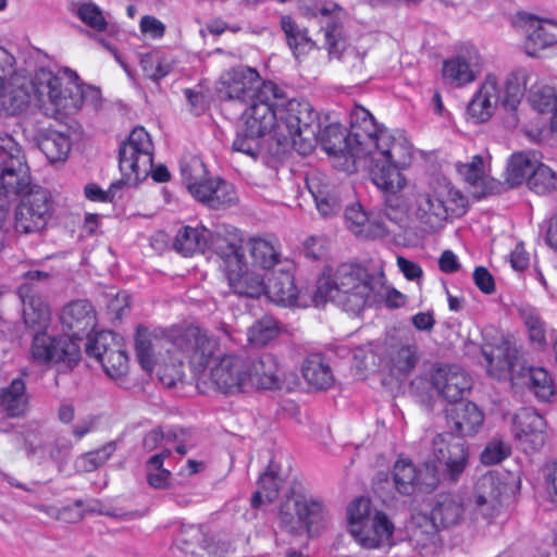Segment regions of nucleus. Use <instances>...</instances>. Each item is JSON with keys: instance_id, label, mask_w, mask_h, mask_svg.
Returning a JSON list of instances; mask_svg holds the SVG:
<instances>
[{"instance_id": "f257e3e1", "label": "nucleus", "mask_w": 557, "mask_h": 557, "mask_svg": "<svg viewBox=\"0 0 557 557\" xmlns=\"http://www.w3.org/2000/svg\"><path fill=\"white\" fill-rule=\"evenodd\" d=\"M334 157L344 158L346 171H352L357 160L369 158L373 183L382 190L396 194L406 185L400 168L411 159V146L403 136L395 137L386 128L379 127L372 114L362 107L350 113V131L339 124L320 128L319 141Z\"/></svg>"}, {"instance_id": "f03ea898", "label": "nucleus", "mask_w": 557, "mask_h": 557, "mask_svg": "<svg viewBox=\"0 0 557 557\" xmlns=\"http://www.w3.org/2000/svg\"><path fill=\"white\" fill-rule=\"evenodd\" d=\"M381 289L382 272H370L361 263L346 262L322 272L312 301L315 307L332 301L343 310L357 314L372 306Z\"/></svg>"}, {"instance_id": "7ed1b4c3", "label": "nucleus", "mask_w": 557, "mask_h": 557, "mask_svg": "<svg viewBox=\"0 0 557 557\" xmlns=\"http://www.w3.org/2000/svg\"><path fill=\"white\" fill-rule=\"evenodd\" d=\"M33 90L45 113L55 119L77 113L84 103L97 109L101 101L100 90L83 86L77 74L69 69L57 73L38 70L33 78Z\"/></svg>"}, {"instance_id": "20e7f679", "label": "nucleus", "mask_w": 557, "mask_h": 557, "mask_svg": "<svg viewBox=\"0 0 557 557\" xmlns=\"http://www.w3.org/2000/svg\"><path fill=\"white\" fill-rule=\"evenodd\" d=\"M174 248L185 257L203 252L208 248L212 249L222 260L221 267L234 293L255 295L261 288L257 278L244 281L240 272L243 257L240 247L235 242L224 238L219 232L213 233L205 226H185L177 233Z\"/></svg>"}, {"instance_id": "39448f33", "label": "nucleus", "mask_w": 557, "mask_h": 557, "mask_svg": "<svg viewBox=\"0 0 557 557\" xmlns=\"http://www.w3.org/2000/svg\"><path fill=\"white\" fill-rule=\"evenodd\" d=\"M530 78L531 72L523 67L508 73L502 85L496 74H486L467 107L469 119L474 123L486 122L499 104L506 110H516L524 96Z\"/></svg>"}, {"instance_id": "423d86ee", "label": "nucleus", "mask_w": 557, "mask_h": 557, "mask_svg": "<svg viewBox=\"0 0 557 557\" xmlns=\"http://www.w3.org/2000/svg\"><path fill=\"white\" fill-rule=\"evenodd\" d=\"M467 198L447 182L437 181L428 190L416 196L413 216L423 231L436 232L448 219L467 212Z\"/></svg>"}, {"instance_id": "0eeeda50", "label": "nucleus", "mask_w": 557, "mask_h": 557, "mask_svg": "<svg viewBox=\"0 0 557 557\" xmlns=\"http://www.w3.org/2000/svg\"><path fill=\"white\" fill-rule=\"evenodd\" d=\"M275 139L278 144H292L301 154L310 153L319 141L321 122L312 106L305 100L281 102Z\"/></svg>"}, {"instance_id": "6e6552de", "label": "nucleus", "mask_w": 557, "mask_h": 557, "mask_svg": "<svg viewBox=\"0 0 557 557\" xmlns=\"http://www.w3.org/2000/svg\"><path fill=\"white\" fill-rule=\"evenodd\" d=\"M35 187L22 147L11 135H0V228L8 221L12 198Z\"/></svg>"}, {"instance_id": "1a4fd4ad", "label": "nucleus", "mask_w": 557, "mask_h": 557, "mask_svg": "<svg viewBox=\"0 0 557 557\" xmlns=\"http://www.w3.org/2000/svg\"><path fill=\"white\" fill-rule=\"evenodd\" d=\"M349 532L366 549L391 547L394 544V523L380 510L371 508L370 499L360 497L348 507Z\"/></svg>"}, {"instance_id": "9d476101", "label": "nucleus", "mask_w": 557, "mask_h": 557, "mask_svg": "<svg viewBox=\"0 0 557 557\" xmlns=\"http://www.w3.org/2000/svg\"><path fill=\"white\" fill-rule=\"evenodd\" d=\"M152 151L153 144L145 128H134L119 153L120 170L128 184L136 185L149 174L159 183L170 180L166 166L158 165L153 169Z\"/></svg>"}, {"instance_id": "9b49d317", "label": "nucleus", "mask_w": 557, "mask_h": 557, "mask_svg": "<svg viewBox=\"0 0 557 557\" xmlns=\"http://www.w3.org/2000/svg\"><path fill=\"white\" fill-rule=\"evenodd\" d=\"M280 519L292 533L306 530L314 535L326 527L329 513L319 497L307 491L293 490L281 505Z\"/></svg>"}, {"instance_id": "f8f14e48", "label": "nucleus", "mask_w": 557, "mask_h": 557, "mask_svg": "<svg viewBox=\"0 0 557 557\" xmlns=\"http://www.w3.org/2000/svg\"><path fill=\"white\" fill-rule=\"evenodd\" d=\"M168 343L181 359L198 372L205 370L220 348L219 339L197 325H173L168 329Z\"/></svg>"}, {"instance_id": "ddd939ff", "label": "nucleus", "mask_w": 557, "mask_h": 557, "mask_svg": "<svg viewBox=\"0 0 557 557\" xmlns=\"http://www.w3.org/2000/svg\"><path fill=\"white\" fill-rule=\"evenodd\" d=\"M469 453L465 442L450 434H437L431 443L426 467L441 471L449 482H457L468 466Z\"/></svg>"}, {"instance_id": "4468645a", "label": "nucleus", "mask_w": 557, "mask_h": 557, "mask_svg": "<svg viewBox=\"0 0 557 557\" xmlns=\"http://www.w3.org/2000/svg\"><path fill=\"white\" fill-rule=\"evenodd\" d=\"M283 99V91L274 83L265 84L259 100L248 103L249 108L243 113L242 125L262 138L268 134L275 138L276 123L280 120L278 109Z\"/></svg>"}, {"instance_id": "2eb2a0df", "label": "nucleus", "mask_w": 557, "mask_h": 557, "mask_svg": "<svg viewBox=\"0 0 557 557\" xmlns=\"http://www.w3.org/2000/svg\"><path fill=\"white\" fill-rule=\"evenodd\" d=\"M52 198L41 187L24 194L14 212V228L20 234L42 231L52 215Z\"/></svg>"}, {"instance_id": "dca6fc26", "label": "nucleus", "mask_w": 557, "mask_h": 557, "mask_svg": "<svg viewBox=\"0 0 557 557\" xmlns=\"http://www.w3.org/2000/svg\"><path fill=\"white\" fill-rule=\"evenodd\" d=\"M24 282L18 287V296L23 304V320L28 329L35 332L46 331L51 320L48 302L40 295L35 282H45L49 274L39 270H32L23 275Z\"/></svg>"}, {"instance_id": "f3484780", "label": "nucleus", "mask_w": 557, "mask_h": 557, "mask_svg": "<svg viewBox=\"0 0 557 557\" xmlns=\"http://www.w3.org/2000/svg\"><path fill=\"white\" fill-rule=\"evenodd\" d=\"M87 356L99 361L104 372L112 379L124 376L128 371V358L122 337L113 332H99L88 337Z\"/></svg>"}, {"instance_id": "a211bd4d", "label": "nucleus", "mask_w": 557, "mask_h": 557, "mask_svg": "<svg viewBox=\"0 0 557 557\" xmlns=\"http://www.w3.org/2000/svg\"><path fill=\"white\" fill-rule=\"evenodd\" d=\"M30 357L38 364L59 363L73 369L81 360V347L69 337H54L41 331L34 335Z\"/></svg>"}, {"instance_id": "6ab92c4d", "label": "nucleus", "mask_w": 557, "mask_h": 557, "mask_svg": "<svg viewBox=\"0 0 557 557\" xmlns=\"http://www.w3.org/2000/svg\"><path fill=\"white\" fill-rule=\"evenodd\" d=\"M249 358L236 354L222 356L210 370V382L226 395L249 391Z\"/></svg>"}, {"instance_id": "aec40b11", "label": "nucleus", "mask_w": 557, "mask_h": 557, "mask_svg": "<svg viewBox=\"0 0 557 557\" xmlns=\"http://www.w3.org/2000/svg\"><path fill=\"white\" fill-rule=\"evenodd\" d=\"M244 281H251L257 278L260 284V290L255 295H248L244 293H237L238 295L247 297H258L265 293L268 298L281 306H293L298 301V289L294 283V276L288 271H277L270 274L264 282L263 276L256 270H249L247 264L244 262V256L242 257V270Z\"/></svg>"}, {"instance_id": "412c9836", "label": "nucleus", "mask_w": 557, "mask_h": 557, "mask_svg": "<svg viewBox=\"0 0 557 557\" xmlns=\"http://www.w3.org/2000/svg\"><path fill=\"white\" fill-rule=\"evenodd\" d=\"M220 94L228 99L243 104L259 100L261 89L265 84L256 69L238 65L226 71L221 76Z\"/></svg>"}, {"instance_id": "4be33fe9", "label": "nucleus", "mask_w": 557, "mask_h": 557, "mask_svg": "<svg viewBox=\"0 0 557 557\" xmlns=\"http://www.w3.org/2000/svg\"><path fill=\"white\" fill-rule=\"evenodd\" d=\"M513 435L519 447L525 453L539 451L548 437L545 419L531 408L520 409L513 417Z\"/></svg>"}, {"instance_id": "5701e85b", "label": "nucleus", "mask_w": 557, "mask_h": 557, "mask_svg": "<svg viewBox=\"0 0 557 557\" xmlns=\"http://www.w3.org/2000/svg\"><path fill=\"white\" fill-rule=\"evenodd\" d=\"M517 27L524 36L523 48L528 55L536 57L542 50L557 44V23L521 13L516 18Z\"/></svg>"}, {"instance_id": "b1692460", "label": "nucleus", "mask_w": 557, "mask_h": 557, "mask_svg": "<svg viewBox=\"0 0 557 557\" xmlns=\"http://www.w3.org/2000/svg\"><path fill=\"white\" fill-rule=\"evenodd\" d=\"M482 70L483 60L480 53L475 49L469 48L443 62L442 76L446 84L463 87L473 83Z\"/></svg>"}, {"instance_id": "393cba45", "label": "nucleus", "mask_w": 557, "mask_h": 557, "mask_svg": "<svg viewBox=\"0 0 557 557\" xmlns=\"http://www.w3.org/2000/svg\"><path fill=\"white\" fill-rule=\"evenodd\" d=\"M34 97L33 79L20 73L0 82V111L14 115L24 111Z\"/></svg>"}, {"instance_id": "a878e982", "label": "nucleus", "mask_w": 557, "mask_h": 557, "mask_svg": "<svg viewBox=\"0 0 557 557\" xmlns=\"http://www.w3.org/2000/svg\"><path fill=\"white\" fill-rule=\"evenodd\" d=\"M168 329L149 332L147 329L139 327L135 337V349L138 362L141 368L148 372L154 369V366L164 357L161 356V349L166 355L173 354V348L166 339Z\"/></svg>"}, {"instance_id": "bb28decb", "label": "nucleus", "mask_w": 557, "mask_h": 557, "mask_svg": "<svg viewBox=\"0 0 557 557\" xmlns=\"http://www.w3.org/2000/svg\"><path fill=\"white\" fill-rule=\"evenodd\" d=\"M61 322L71 339H82L84 336L88 338L96 326V311L89 301L76 300L63 308Z\"/></svg>"}, {"instance_id": "cd10ccee", "label": "nucleus", "mask_w": 557, "mask_h": 557, "mask_svg": "<svg viewBox=\"0 0 557 557\" xmlns=\"http://www.w3.org/2000/svg\"><path fill=\"white\" fill-rule=\"evenodd\" d=\"M438 529L431 516L414 513L406 527L408 541L422 556H430L440 543Z\"/></svg>"}, {"instance_id": "c85d7f7f", "label": "nucleus", "mask_w": 557, "mask_h": 557, "mask_svg": "<svg viewBox=\"0 0 557 557\" xmlns=\"http://www.w3.org/2000/svg\"><path fill=\"white\" fill-rule=\"evenodd\" d=\"M432 385L447 401H458L471 389L470 376L458 367L437 369L432 375Z\"/></svg>"}, {"instance_id": "c756f323", "label": "nucleus", "mask_w": 557, "mask_h": 557, "mask_svg": "<svg viewBox=\"0 0 557 557\" xmlns=\"http://www.w3.org/2000/svg\"><path fill=\"white\" fill-rule=\"evenodd\" d=\"M482 351L487 363V372L491 376L502 379L507 374H511V379L516 380L518 351L509 341L502 339L495 346L485 345Z\"/></svg>"}, {"instance_id": "7c9ffc66", "label": "nucleus", "mask_w": 557, "mask_h": 557, "mask_svg": "<svg viewBox=\"0 0 557 557\" xmlns=\"http://www.w3.org/2000/svg\"><path fill=\"white\" fill-rule=\"evenodd\" d=\"M345 223L352 234L366 239L384 237L393 232L382 216L374 214L369 216L360 205H354L346 209Z\"/></svg>"}, {"instance_id": "2f4dec72", "label": "nucleus", "mask_w": 557, "mask_h": 557, "mask_svg": "<svg viewBox=\"0 0 557 557\" xmlns=\"http://www.w3.org/2000/svg\"><path fill=\"white\" fill-rule=\"evenodd\" d=\"M249 391L252 388L277 389L283 383L278 360L271 354L249 359Z\"/></svg>"}, {"instance_id": "473e14b6", "label": "nucleus", "mask_w": 557, "mask_h": 557, "mask_svg": "<svg viewBox=\"0 0 557 557\" xmlns=\"http://www.w3.org/2000/svg\"><path fill=\"white\" fill-rule=\"evenodd\" d=\"M484 414L471 401L457 404L447 412V425L457 436H472L482 428Z\"/></svg>"}, {"instance_id": "72a5a7b5", "label": "nucleus", "mask_w": 557, "mask_h": 557, "mask_svg": "<svg viewBox=\"0 0 557 557\" xmlns=\"http://www.w3.org/2000/svg\"><path fill=\"white\" fill-rule=\"evenodd\" d=\"M431 518L438 528H453L468 520V505L457 494L441 495L431 511Z\"/></svg>"}, {"instance_id": "f704fd0d", "label": "nucleus", "mask_w": 557, "mask_h": 557, "mask_svg": "<svg viewBox=\"0 0 557 557\" xmlns=\"http://www.w3.org/2000/svg\"><path fill=\"white\" fill-rule=\"evenodd\" d=\"M193 197L213 210L226 209L237 201L233 186L221 178L207 180Z\"/></svg>"}, {"instance_id": "c9c22d12", "label": "nucleus", "mask_w": 557, "mask_h": 557, "mask_svg": "<svg viewBox=\"0 0 557 557\" xmlns=\"http://www.w3.org/2000/svg\"><path fill=\"white\" fill-rule=\"evenodd\" d=\"M419 361L418 347L414 344H404L391 347L386 355V367L391 375L401 379L413 371Z\"/></svg>"}, {"instance_id": "e433bc0d", "label": "nucleus", "mask_w": 557, "mask_h": 557, "mask_svg": "<svg viewBox=\"0 0 557 557\" xmlns=\"http://www.w3.org/2000/svg\"><path fill=\"white\" fill-rule=\"evenodd\" d=\"M511 487L505 481L502 473L488 471L481 475L475 483V490L472 498L503 503V498L508 495Z\"/></svg>"}, {"instance_id": "4c0bfd02", "label": "nucleus", "mask_w": 557, "mask_h": 557, "mask_svg": "<svg viewBox=\"0 0 557 557\" xmlns=\"http://www.w3.org/2000/svg\"><path fill=\"white\" fill-rule=\"evenodd\" d=\"M38 147L51 163L61 162L65 161L69 156L71 140L65 133L45 129L39 136Z\"/></svg>"}, {"instance_id": "58836bf2", "label": "nucleus", "mask_w": 557, "mask_h": 557, "mask_svg": "<svg viewBox=\"0 0 557 557\" xmlns=\"http://www.w3.org/2000/svg\"><path fill=\"white\" fill-rule=\"evenodd\" d=\"M25 382L13 379L9 386L0 388V409L10 417L24 414L27 408V395Z\"/></svg>"}, {"instance_id": "ea45409f", "label": "nucleus", "mask_w": 557, "mask_h": 557, "mask_svg": "<svg viewBox=\"0 0 557 557\" xmlns=\"http://www.w3.org/2000/svg\"><path fill=\"white\" fill-rule=\"evenodd\" d=\"M281 28L296 58L309 53L317 47L315 41L308 36L307 29L301 28L289 15L281 17Z\"/></svg>"}, {"instance_id": "a19ab883", "label": "nucleus", "mask_w": 557, "mask_h": 557, "mask_svg": "<svg viewBox=\"0 0 557 557\" xmlns=\"http://www.w3.org/2000/svg\"><path fill=\"white\" fill-rule=\"evenodd\" d=\"M539 162L533 153L515 152L511 154L506 171V181L510 186H519L530 180Z\"/></svg>"}, {"instance_id": "79ce46f5", "label": "nucleus", "mask_w": 557, "mask_h": 557, "mask_svg": "<svg viewBox=\"0 0 557 557\" xmlns=\"http://www.w3.org/2000/svg\"><path fill=\"white\" fill-rule=\"evenodd\" d=\"M519 376L540 400L547 401L555 393L553 380L543 368L521 367V373H518L516 379Z\"/></svg>"}, {"instance_id": "37998d69", "label": "nucleus", "mask_w": 557, "mask_h": 557, "mask_svg": "<svg viewBox=\"0 0 557 557\" xmlns=\"http://www.w3.org/2000/svg\"><path fill=\"white\" fill-rule=\"evenodd\" d=\"M302 375L317 389H325L333 384L332 370L319 355L310 356L304 361Z\"/></svg>"}, {"instance_id": "c03bdc74", "label": "nucleus", "mask_w": 557, "mask_h": 557, "mask_svg": "<svg viewBox=\"0 0 557 557\" xmlns=\"http://www.w3.org/2000/svg\"><path fill=\"white\" fill-rule=\"evenodd\" d=\"M140 66L149 79L159 82L173 70L174 58L161 50H152L141 55Z\"/></svg>"}, {"instance_id": "a18cd8bd", "label": "nucleus", "mask_w": 557, "mask_h": 557, "mask_svg": "<svg viewBox=\"0 0 557 557\" xmlns=\"http://www.w3.org/2000/svg\"><path fill=\"white\" fill-rule=\"evenodd\" d=\"M71 12L86 26L102 33L108 28V21L101 8L90 0L72 3Z\"/></svg>"}, {"instance_id": "49530a36", "label": "nucleus", "mask_w": 557, "mask_h": 557, "mask_svg": "<svg viewBox=\"0 0 557 557\" xmlns=\"http://www.w3.org/2000/svg\"><path fill=\"white\" fill-rule=\"evenodd\" d=\"M467 505L468 521L478 528L492 524L503 508V503H492L487 499L481 500L472 497Z\"/></svg>"}, {"instance_id": "de8ad7c7", "label": "nucleus", "mask_w": 557, "mask_h": 557, "mask_svg": "<svg viewBox=\"0 0 557 557\" xmlns=\"http://www.w3.org/2000/svg\"><path fill=\"white\" fill-rule=\"evenodd\" d=\"M247 246L255 269L268 270L278 262L280 253L270 242L262 238H252Z\"/></svg>"}, {"instance_id": "09e8293b", "label": "nucleus", "mask_w": 557, "mask_h": 557, "mask_svg": "<svg viewBox=\"0 0 557 557\" xmlns=\"http://www.w3.org/2000/svg\"><path fill=\"white\" fill-rule=\"evenodd\" d=\"M393 481L395 488L403 495H410L419 485V476L416 467L410 460H397L393 468Z\"/></svg>"}, {"instance_id": "8fccbe9b", "label": "nucleus", "mask_w": 557, "mask_h": 557, "mask_svg": "<svg viewBox=\"0 0 557 557\" xmlns=\"http://www.w3.org/2000/svg\"><path fill=\"white\" fill-rule=\"evenodd\" d=\"M182 180L191 196H195V190H200L201 186L207 181V170L202 161L197 157L184 158L181 161Z\"/></svg>"}, {"instance_id": "3c124183", "label": "nucleus", "mask_w": 557, "mask_h": 557, "mask_svg": "<svg viewBox=\"0 0 557 557\" xmlns=\"http://www.w3.org/2000/svg\"><path fill=\"white\" fill-rule=\"evenodd\" d=\"M160 382L166 387H174L184 379V360L177 354L168 355L154 366Z\"/></svg>"}, {"instance_id": "603ef678", "label": "nucleus", "mask_w": 557, "mask_h": 557, "mask_svg": "<svg viewBox=\"0 0 557 557\" xmlns=\"http://www.w3.org/2000/svg\"><path fill=\"white\" fill-rule=\"evenodd\" d=\"M278 334L277 321L271 315H264L249 327L248 341L256 347H262L274 341Z\"/></svg>"}, {"instance_id": "864d4df0", "label": "nucleus", "mask_w": 557, "mask_h": 557, "mask_svg": "<svg viewBox=\"0 0 557 557\" xmlns=\"http://www.w3.org/2000/svg\"><path fill=\"white\" fill-rule=\"evenodd\" d=\"M317 209L323 218L336 215L342 210V199L334 190L323 186L309 185Z\"/></svg>"}, {"instance_id": "5fc2aeb1", "label": "nucleus", "mask_w": 557, "mask_h": 557, "mask_svg": "<svg viewBox=\"0 0 557 557\" xmlns=\"http://www.w3.org/2000/svg\"><path fill=\"white\" fill-rule=\"evenodd\" d=\"M232 149L255 159L262 150V137L255 134V132H250L248 127L240 125L232 144Z\"/></svg>"}, {"instance_id": "6e6d98bb", "label": "nucleus", "mask_w": 557, "mask_h": 557, "mask_svg": "<svg viewBox=\"0 0 557 557\" xmlns=\"http://www.w3.org/2000/svg\"><path fill=\"white\" fill-rule=\"evenodd\" d=\"M376 216H382L388 226L392 224L399 230H406L409 226L407 207L398 197L392 196L387 198L385 209L382 213L376 214Z\"/></svg>"}, {"instance_id": "4d7b16f0", "label": "nucleus", "mask_w": 557, "mask_h": 557, "mask_svg": "<svg viewBox=\"0 0 557 557\" xmlns=\"http://www.w3.org/2000/svg\"><path fill=\"white\" fill-rule=\"evenodd\" d=\"M528 100L539 112H549L557 106L555 89L544 84L532 85L528 94Z\"/></svg>"}, {"instance_id": "13d9d810", "label": "nucleus", "mask_w": 557, "mask_h": 557, "mask_svg": "<svg viewBox=\"0 0 557 557\" xmlns=\"http://www.w3.org/2000/svg\"><path fill=\"white\" fill-rule=\"evenodd\" d=\"M170 455V449L165 448L162 453L156 454L147 462L148 483L154 488H163L169 484L171 472L162 468L164 459Z\"/></svg>"}, {"instance_id": "bf43d9fd", "label": "nucleus", "mask_w": 557, "mask_h": 557, "mask_svg": "<svg viewBox=\"0 0 557 557\" xmlns=\"http://www.w3.org/2000/svg\"><path fill=\"white\" fill-rule=\"evenodd\" d=\"M259 485V490L251 497V505L255 508L276 499L280 491V480L272 472H265L260 476Z\"/></svg>"}, {"instance_id": "052dcab7", "label": "nucleus", "mask_w": 557, "mask_h": 557, "mask_svg": "<svg viewBox=\"0 0 557 557\" xmlns=\"http://www.w3.org/2000/svg\"><path fill=\"white\" fill-rule=\"evenodd\" d=\"M556 173L543 163L537 165V169L533 172L530 180H528L529 188L539 195L552 193L556 189Z\"/></svg>"}, {"instance_id": "680f3d73", "label": "nucleus", "mask_w": 557, "mask_h": 557, "mask_svg": "<svg viewBox=\"0 0 557 557\" xmlns=\"http://www.w3.org/2000/svg\"><path fill=\"white\" fill-rule=\"evenodd\" d=\"M114 451L115 443L110 442L99 449L88 451L81 456L76 461V466L81 471L84 472L95 471L97 468L102 466L113 455Z\"/></svg>"}, {"instance_id": "e2e57ef3", "label": "nucleus", "mask_w": 557, "mask_h": 557, "mask_svg": "<svg viewBox=\"0 0 557 557\" xmlns=\"http://www.w3.org/2000/svg\"><path fill=\"white\" fill-rule=\"evenodd\" d=\"M457 170L469 185L473 187H484L486 185L487 176L481 156H474L470 162L458 164Z\"/></svg>"}, {"instance_id": "0e129e2a", "label": "nucleus", "mask_w": 557, "mask_h": 557, "mask_svg": "<svg viewBox=\"0 0 557 557\" xmlns=\"http://www.w3.org/2000/svg\"><path fill=\"white\" fill-rule=\"evenodd\" d=\"M325 37V49L329 55L339 59L346 49V40L342 34L339 23L332 21L323 27Z\"/></svg>"}, {"instance_id": "69168bd1", "label": "nucleus", "mask_w": 557, "mask_h": 557, "mask_svg": "<svg viewBox=\"0 0 557 557\" xmlns=\"http://www.w3.org/2000/svg\"><path fill=\"white\" fill-rule=\"evenodd\" d=\"M203 543V534L201 529L197 525H189L185 528L181 536L176 540L177 545H182L181 548L185 552H189L191 554L195 553V546H202Z\"/></svg>"}, {"instance_id": "338daca9", "label": "nucleus", "mask_w": 557, "mask_h": 557, "mask_svg": "<svg viewBox=\"0 0 557 557\" xmlns=\"http://www.w3.org/2000/svg\"><path fill=\"white\" fill-rule=\"evenodd\" d=\"M384 302L388 308H399L406 304V297L396 289L389 288L385 285V277L382 273V289L377 297L373 300V305Z\"/></svg>"}, {"instance_id": "774afa93", "label": "nucleus", "mask_w": 557, "mask_h": 557, "mask_svg": "<svg viewBox=\"0 0 557 557\" xmlns=\"http://www.w3.org/2000/svg\"><path fill=\"white\" fill-rule=\"evenodd\" d=\"M509 455V448L500 442L490 443L481 454V461L484 465H495Z\"/></svg>"}]
</instances>
